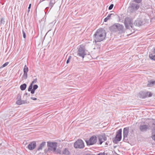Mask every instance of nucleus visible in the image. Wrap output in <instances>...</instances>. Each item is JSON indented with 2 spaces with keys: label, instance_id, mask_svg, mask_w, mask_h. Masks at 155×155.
<instances>
[{
  "label": "nucleus",
  "instance_id": "1",
  "mask_svg": "<svg viewBox=\"0 0 155 155\" xmlns=\"http://www.w3.org/2000/svg\"><path fill=\"white\" fill-rule=\"evenodd\" d=\"M106 36L105 30L102 28L98 29L94 35V39L95 43L103 41Z\"/></svg>",
  "mask_w": 155,
  "mask_h": 155
},
{
  "label": "nucleus",
  "instance_id": "2",
  "mask_svg": "<svg viewBox=\"0 0 155 155\" xmlns=\"http://www.w3.org/2000/svg\"><path fill=\"white\" fill-rule=\"evenodd\" d=\"M87 54V51L85 50L84 46L81 45L78 49V55L84 58V56Z\"/></svg>",
  "mask_w": 155,
  "mask_h": 155
},
{
  "label": "nucleus",
  "instance_id": "3",
  "mask_svg": "<svg viewBox=\"0 0 155 155\" xmlns=\"http://www.w3.org/2000/svg\"><path fill=\"white\" fill-rule=\"evenodd\" d=\"M133 19L130 17H127L125 18L124 21V25L127 28L129 29L130 27L132 28L133 25Z\"/></svg>",
  "mask_w": 155,
  "mask_h": 155
},
{
  "label": "nucleus",
  "instance_id": "4",
  "mask_svg": "<svg viewBox=\"0 0 155 155\" xmlns=\"http://www.w3.org/2000/svg\"><path fill=\"white\" fill-rule=\"evenodd\" d=\"M140 7V5L133 3L130 4L128 9L130 13H134L138 10Z\"/></svg>",
  "mask_w": 155,
  "mask_h": 155
},
{
  "label": "nucleus",
  "instance_id": "5",
  "mask_svg": "<svg viewBox=\"0 0 155 155\" xmlns=\"http://www.w3.org/2000/svg\"><path fill=\"white\" fill-rule=\"evenodd\" d=\"M87 145L90 146L95 144L97 142V137L95 135L91 136L88 140H85Z\"/></svg>",
  "mask_w": 155,
  "mask_h": 155
},
{
  "label": "nucleus",
  "instance_id": "6",
  "mask_svg": "<svg viewBox=\"0 0 155 155\" xmlns=\"http://www.w3.org/2000/svg\"><path fill=\"white\" fill-rule=\"evenodd\" d=\"M74 146L76 148H83L84 147V142L81 140H78L74 143Z\"/></svg>",
  "mask_w": 155,
  "mask_h": 155
},
{
  "label": "nucleus",
  "instance_id": "7",
  "mask_svg": "<svg viewBox=\"0 0 155 155\" xmlns=\"http://www.w3.org/2000/svg\"><path fill=\"white\" fill-rule=\"evenodd\" d=\"M48 149L53 152H55L56 150L57 143L56 142H48Z\"/></svg>",
  "mask_w": 155,
  "mask_h": 155
},
{
  "label": "nucleus",
  "instance_id": "8",
  "mask_svg": "<svg viewBox=\"0 0 155 155\" xmlns=\"http://www.w3.org/2000/svg\"><path fill=\"white\" fill-rule=\"evenodd\" d=\"M98 141L97 142L98 144L101 145L105 141H106L107 138L105 134H102L98 136Z\"/></svg>",
  "mask_w": 155,
  "mask_h": 155
},
{
  "label": "nucleus",
  "instance_id": "9",
  "mask_svg": "<svg viewBox=\"0 0 155 155\" xmlns=\"http://www.w3.org/2000/svg\"><path fill=\"white\" fill-rule=\"evenodd\" d=\"M122 129H120L117 132L116 136L115 139V141H117V142H118L121 140L122 137Z\"/></svg>",
  "mask_w": 155,
  "mask_h": 155
},
{
  "label": "nucleus",
  "instance_id": "10",
  "mask_svg": "<svg viewBox=\"0 0 155 155\" xmlns=\"http://www.w3.org/2000/svg\"><path fill=\"white\" fill-rule=\"evenodd\" d=\"M129 131V128L128 127H125L124 129L123 130V135L124 138L123 140L125 142H126L128 140L127 136Z\"/></svg>",
  "mask_w": 155,
  "mask_h": 155
},
{
  "label": "nucleus",
  "instance_id": "11",
  "mask_svg": "<svg viewBox=\"0 0 155 155\" xmlns=\"http://www.w3.org/2000/svg\"><path fill=\"white\" fill-rule=\"evenodd\" d=\"M149 126L147 124L141 125L139 127L140 130L142 132H145L149 129Z\"/></svg>",
  "mask_w": 155,
  "mask_h": 155
},
{
  "label": "nucleus",
  "instance_id": "12",
  "mask_svg": "<svg viewBox=\"0 0 155 155\" xmlns=\"http://www.w3.org/2000/svg\"><path fill=\"white\" fill-rule=\"evenodd\" d=\"M36 146V143L33 141L28 145V147L29 150H32L35 148Z\"/></svg>",
  "mask_w": 155,
  "mask_h": 155
},
{
  "label": "nucleus",
  "instance_id": "13",
  "mask_svg": "<svg viewBox=\"0 0 155 155\" xmlns=\"http://www.w3.org/2000/svg\"><path fill=\"white\" fill-rule=\"evenodd\" d=\"M155 85V81L151 80L148 81L147 84V86L148 87H152Z\"/></svg>",
  "mask_w": 155,
  "mask_h": 155
},
{
  "label": "nucleus",
  "instance_id": "14",
  "mask_svg": "<svg viewBox=\"0 0 155 155\" xmlns=\"http://www.w3.org/2000/svg\"><path fill=\"white\" fill-rule=\"evenodd\" d=\"M143 24L142 21L140 19H137L136 20L134 23V25L137 26H140L142 25Z\"/></svg>",
  "mask_w": 155,
  "mask_h": 155
},
{
  "label": "nucleus",
  "instance_id": "15",
  "mask_svg": "<svg viewBox=\"0 0 155 155\" xmlns=\"http://www.w3.org/2000/svg\"><path fill=\"white\" fill-rule=\"evenodd\" d=\"M26 101L21 100V99L18 100L16 102V104L18 105H21L22 104L26 103Z\"/></svg>",
  "mask_w": 155,
  "mask_h": 155
},
{
  "label": "nucleus",
  "instance_id": "16",
  "mask_svg": "<svg viewBox=\"0 0 155 155\" xmlns=\"http://www.w3.org/2000/svg\"><path fill=\"white\" fill-rule=\"evenodd\" d=\"M117 30L119 31L120 32H122L123 31L124 26L119 24H117Z\"/></svg>",
  "mask_w": 155,
  "mask_h": 155
},
{
  "label": "nucleus",
  "instance_id": "17",
  "mask_svg": "<svg viewBox=\"0 0 155 155\" xmlns=\"http://www.w3.org/2000/svg\"><path fill=\"white\" fill-rule=\"evenodd\" d=\"M46 142H42L38 147L37 150L38 151L41 150L44 146L45 145Z\"/></svg>",
  "mask_w": 155,
  "mask_h": 155
},
{
  "label": "nucleus",
  "instance_id": "18",
  "mask_svg": "<svg viewBox=\"0 0 155 155\" xmlns=\"http://www.w3.org/2000/svg\"><path fill=\"white\" fill-rule=\"evenodd\" d=\"M151 138L154 140H155V125L152 130Z\"/></svg>",
  "mask_w": 155,
  "mask_h": 155
},
{
  "label": "nucleus",
  "instance_id": "19",
  "mask_svg": "<svg viewBox=\"0 0 155 155\" xmlns=\"http://www.w3.org/2000/svg\"><path fill=\"white\" fill-rule=\"evenodd\" d=\"M62 153L65 155H69L70 153L68 150L66 148L64 149L62 151Z\"/></svg>",
  "mask_w": 155,
  "mask_h": 155
},
{
  "label": "nucleus",
  "instance_id": "20",
  "mask_svg": "<svg viewBox=\"0 0 155 155\" xmlns=\"http://www.w3.org/2000/svg\"><path fill=\"white\" fill-rule=\"evenodd\" d=\"M145 94L144 96H143V97H151L152 96V93L150 92H145V93H144Z\"/></svg>",
  "mask_w": 155,
  "mask_h": 155
},
{
  "label": "nucleus",
  "instance_id": "21",
  "mask_svg": "<svg viewBox=\"0 0 155 155\" xmlns=\"http://www.w3.org/2000/svg\"><path fill=\"white\" fill-rule=\"evenodd\" d=\"M117 24L116 25H114L111 27L110 29L113 31H116L117 30Z\"/></svg>",
  "mask_w": 155,
  "mask_h": 155
},
{
  "label": "nucleus",
  "instance_id": "22",
  "mask_svg": "<svg viewBox=\"0 0 155 155\" xmlns=\"http://www.w3.org/2000/svg\"><path fill=\"white\" fill-rule=\"evenodd\" d=\"M26 84H24L20 86V88L21 90L24 91L26 89Z\"/></svg>",
  "mask_w": 155,
  "mask_h": 155
},
{
  "label": "nucleus",
  "instance_id": "23",
  "mask_svg": "<svg viewBox=\"0 0 155 155\" xmlns=\"http://www.w3.org/2000/svg\"><path fill=\"white\" fill-rule=\"evenodd\" d=\"M150 58L152 60L155 61V55L151 54L149 55Z\"/></svg>",
  "mask_w": 155,
  "mask_h": 155
},
{
  "label": "nucleus",
  "instance_id": "24",
  "mask_svg": "<svg viewBox=\"0 0 155 155\" xmlns=\"http://www.w3.org/2000/svg\"><path fill=\"white\" fill-rule=\"evenodd\" d=\"M28 71V68L27 67L26 65H25L23 69V72L24 73H27Z\"/></svg>",
  "mask_w": 155,
  "mask_h": 155
},
{
  "label": "nucleus",
  "instance_id": "25",
  "mask_svg": "<svg viewBox=\"0 0 155 155\" xmlns=\"http://www.w3.org/2000/svg\"><path fill=\"white\" fill-rule=\"evenodd\" d=\"M144 93H145V92H140L139 93L140 94L139 97L140 98H145V97H143V96H145L144 95L145 94H144Z\"/></svg>",
  "mask_w": 155,
  "mask_h": 155
},
{
  "label": "nucleus",
  "instance_id": "26",
  "mask_svg": "<svg viewBox=\"0 0 155 155\" xmlns=\"http://www.w3.org/2000/svg\"><path fill=\"white\" fill-rule=\"evenodd\" d=\"M54 3V1L51 0L49 4V7H51V9L53 6Z\"/></svg>",
  "mask_w": 155,
  "mask_h": 155
},
{
  "label": "nucleus",
  "instance_id": "27",
  "mask_svg": "<svg viewBox=\"0 0 155 155\" xmlns=\"http://www.w3.org/2000/svg\"><path fill=\"white\" fill-rule=\"evenodd\" d=\"M8 63H9V62H5V64H3V65L2 66H1L0 67V68H3L4 67H6L8 64Z\"/></svg>",
  "mask_w": 155,
  "mask_h": 155
},
{
  "label": "nucleus",
  "instance_id": "28",
  "mask_svg": "<svg viewBox=\"0 0 155 155\" xmlns=\"http://www.w3.org/2000/svg\"><path fill=\"white\" fill-rule=\"evenodd\" d=\"M114 16V14H109L107 16V18H108L109 19H110V17L112 16Z\"/></svg>",
  "mask_w": 155,
  "mask_h": 155
},
{
  "label": "nucleus",
  "instance_id": "29",
  "mask_svg": "<svg viewBox=\"0 0 155 155\" xmlns=\"http://www.w3.org/2000/svg\"><path fill=\"white\" fill-rule=\"evenodd\" d=\"M27 78V73H24L23 78L24 79H26Z\"/></svg>",
  "mask_w": 155,
  "mask_h": 155
},
{
  "label": "nucleus",
  "instance_id": "30",
  "mask_svg": "<svg viewBox=\"0 0 155 155\" xmlns=\"http://www.w3.org/2000/svg\"><path fill=\"white\" fill-rule=\"evenodd\" d=\"M33 85L32 84H31L30 86L28 88V91H30L31 90H32Z\"/></svg>",
  "mask_w": 155,
  "mask_h": 155
},
{
  "label": "nucleus",
  "instance_id": "31",
  "mask_svg": "<svg viewBox=\"0 0 155 155\" xmlns=\"http://www.w3.org/2000/svg\"><path fill=\"white\" fill-rule=\"evenodd\" d=\"M37 82V78H35L34 80L32 82L31 84H32L33 85V84L35 83H36Z\"/></svg>",
  "mask_w": 155,
  "mask_h": 155
},
{
  "label": "nucleus",
  "instance_id": "32",
  "mask_svg": "<svg viewBox=\"0 0 155 155\" xmlns=\"http://www.w3.org/2000/svg\"><path fill=\"white\" fill-rule=\"evenodd\" d=\"M38 86L37 85L35 84L33 86V89H34V90H35L36 89L38 88Z\"/></svg>",
  "mask_w": 155,
  "mask_h": 155
},
{
  "label": "nucleus",
  "instance_id": "33",
  "mask_svg": "<svg viewBox=\"0 0 155 155\" xmlns=\"http://www.w3.org/2000/svg\"><path fill=\"white\" fill-rule=\"evenodd\" d=\"M22 33H23V37L24 38H26V34H25V33L24 31L23 30H22Z\"/></svg>",
  "mask_w": 155,
  "mask_h": 155
},
{
  "label": "nucleus",
  "instance_id": "34",
  "mask_svg": "<svg viewBox=\"0 0 155 155\" xmlns=\"http://www.w3.org/2000/svg\"><path fill=\"white\" fill-rule=\"evenodd\" d=\"M114 6V5L113 4H111L110 5L109 7L108 8V9L109 10H110L112 9Z\"/></svg>",
  "mask_w": 155,
  "mask_h": 155
},
{
  "label": "nucleus",
  "instance_id": "35",
  "mask_svg": "<svg viewBox=\"0 0 155 155\" xmlns=\"http://www.w3.org/2000/svg\"><path fill=\"white\" fill-rule=\"evenodd\" d=\"M71 56H69L68 58V59H67V61H66V63L67 64H68L69 61H70V59H71Z\"/></svg>",
  "mask_w": 155,
  "mask_h": 155
},
{
  "label": "nucleus",
  "instance_id": "36",
  "mask_svg": "<svg viewBox=\"0 0 155 155\" xmlns=\"http://www.w3.org/2000/svg\"><path fill=\"white\" fill-rule=\"evenodd\" d=\"M0 23L1 24H4L5 23V21L4 20L3 18H2L0 21Z\"/></svg>",
  "mask_w": 155,
  "mask_h": 155
},
{
  "label": "nucleus",
  "instance_id": "37",
  "mask_svg": "<svg viewBox=\"0 0 155 155\" xmlns=\"http://www.w3.org/2000/svg\"><path fill=\"white\" fill-rule=\"evenodd\" d=\"M135 2L138 3L140 2L142 0H133Z\"/></svg>",
  "mask_w": 155,
  "mask_h": 155
},
{
  "label": "nucleus",
  "instance_id": "38",
  "mask_svg": "<svg viewBox=\"0 0 155 155\" xmlns=\"http://www.w3.org/2000/svg\"><path fill=\"white\" fill-rule=\"evenodd\" d=\"M109 142V141H107L106 142L104 145V147H106L108 145Z\"/></svg>",
  "mask_w": 155,
  "mask_h": 155
},
{
  "label": "nucleus",
  "instance_id": "39",
  "mask_svg": "<svg viewBox=\"0 0 155 155\" xmlns=\"http://www.w3.org/2000/svg\"><path fill=\"white\" fill-rule=\"evenodd\" d=\"M31 4H30L29 5V7H28V12H29L30 11V9L31 8Z\"/></svg>",
  "mask_w": 155,
  "mask_h": 155
},
{
  "label": "nucleus",
  "instance_id": "40",
  "mask_svg": "<svg viewBox=\"0 0 155 155\" xmlns=\"http://www.w3.org/2000/svg\"><path fill=\"white\" fill-rule=\"evenodd\" d=\"M35 90H34V89H32V90H31L30 91H31V93L32 94H33L34 93H35Z\"/></svg>",
  "mask_w": 155,
  "mask_h": 155
},
{
  "label": "nucleus",
  "instance_id": "41",
  "mask_svg": "<svg viewBox=\"0 0 155 155\" xmlns=\"http://www.w3.org/2000/svg\"><path fill=\"white\" fill-rule=\"evenodd\" d=\"M97 155H105L104 153H100L97 154Z\"/></svg>",
  "mask_w": 155,
  "mask_h": 155
},
{
  "label": "nucleus",
  "instance_id": "42",
  "mask_svg": "<svg viewBox=\"0 0 155 155\" xmlns=\"http://www.w3.org/2000/svg\"><path fill=\"white\" fill-rule=\"evenodd\" d=\"M109 19L107 18V17L104 19V21L105 22L107 21Z\"/></svg>",
  "mask_w": 155,
  "mask_h": 155
},
{
  "label": "nucleus",
  "instance_id": "43",
  "mask_svg": "<svg viewBox=\"0 0 155 155\" xmlns=\"http://www.w3.org/2000/svg\"><path fill=\"white\" fill-rule=\"evenodd\" d=\"M31 99L33 100H37V98H35V97H31Z\"/></svg>",
  "mask_w": 155,
  "mask_h": 155
},
{
  "label": "nucleus",
  "instance_id": "44",
  "mask_svg": "<svg viewBox=\"0 0 155 155\" xmlns=\"http://www.w3.org/2000/svg\"><path fill=\"white\" fill-rule=\"evenodd\" d=\"M153 52L155 53V48L153 50Z\"/></svg>",
  "mask_w": 155,
  "mask_h": 155
},
{
  "label": "nucleus",
  "instance_id": "45",
  "mask_svg": "<svg viewBox=\"0 0 155 155\" xmlns=\"http://www.w3.org/2000/svg\"><path fill=\"white\" fill-rule=\"evenodd\" d=\"M48 8V7H47V8H46V9H47Z\"/></svg>",
  "mask_w": 155,
  "mask_h": 155
},
{
  "label": "nucleus",
  "instance_id": "46",
  "mask_svg": "<svg viewBox=\"0 0 155 155\" xmlns=\"http://www.w3.org/2000/svg\"><path fill=\"white\" fill-rule=\"evenodd\" d=\"M25 94L26 95H27V93H26Z\"/></svg>",
  "mask_w": 155,
  "mask_h": 155
},
{
  "label": "nucleus",
  "instance_id": "47",
  "mask_svg": "<svg viewBox=\"0 0 155 155\" xmlns=\"http://www.w3.org/2000/svg\"><path fill=\"white\" fill-rule=\"evenodd\" d=\"M86 155H90L88 154H87Z\"/></svg>",
  "mask_w": 155,
  "mask_h": 155
}]
</instances>
